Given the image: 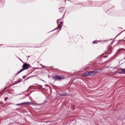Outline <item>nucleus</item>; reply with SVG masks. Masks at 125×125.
<instances>
[{"label":"nucleus","instance_id":"f257e3e1","mask_svg":"<svg viewBox=\"0 0 125 125\" xmlns=\"http://www.w3.org/2000/svg\"><path fill=\"white\" fill-rule=\"evenodd\" d=\"M96 75V72L95 71H89L86 72L83 75V77H93Z\"/></svg>","mask_w":125,"mask_h":125},{"label":"nucleus","instance_id":"f03ea898","mask_svg":"<svg viewBox=\"0 0 125 125\" xmlns=\"http://www.w3.org/2000/svg\"><path fill=\"white\" fill-rule=\"evenodd\" d=\"M28 67H29V65H28V64H24L22 66L23 69L20 71V73H21V72H22V71H24V70H26L28 69Z\"/></svg>","mask_w":125,"mask_h":125},{"label":"nucleus","instance_id":"7ed1b4c3","mask_svg":"<svg viewBox=\"0 0 125 125\" xmlns=\"http://www.w3.org/2000/svg\"><path fill=\"white\" fill-rule=\"evenodd\" d=\"M54 78L55 80H63V79H64L63 77H61V76H56L54 77Z\"/></svg>","mask_w":125,"mask_h":125},{"label":"nucleus","instance_id":"20e7f679","mask_svg":"<svg viewBox=\"0 0 125 125\" xmlns=\"http://www.w3.org/2000/svg\"><path fill=\"white\" fill-rule=\"evenodd\" d=\"M122 73H125V69H122Z\"/></svg>","mask_w":125,"mask_h":125},{"label":"nucleus","instance_id":"39448f33","mask_svg":"<svg viewBox=\"0 0 125 125\" xmlns=\"http://www.w3.org/2000/svg\"><path fill=\"white\" fill-rule=\"evenodd\" d=\"M93 43H95V42H93Z\"/></svg>","mask_w":125,"mask_h":125}]
</instances>
